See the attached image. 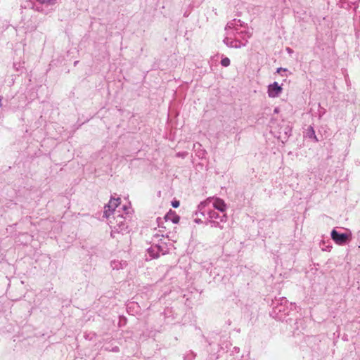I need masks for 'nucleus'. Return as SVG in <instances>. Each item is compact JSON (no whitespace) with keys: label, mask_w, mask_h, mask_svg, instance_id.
Returning a JSON list of instances; mask_svg holds the SVG:
<instances>
[{"label":"nucleus","mask_w":360,"mask_h":360,"mask_svg":"<svg viewBox=\"0 0 360 360\" xmlns=\"http://www.w3.org/2000/svg\"><path fill=\"white\" fill-rule=\"evenodd\" d=\"M207 202H201L198 205V210L195 211V214L198 215L200 213L201 215L207 216V221L206 224H210L212 227H218L220 229H223L221 225V222H226L227 220V215L226 213L218 212L214 210L207 208Z\"/></svg>","instance_id":"nucleus-1"},{"label":"nucleus","mask_w":360,"mask_h":360,"mask_svg":"<svg viewBox=\"0 0 360 360\" xmlns=\"http://www.w3.org/2000/svg\"><path fill=\"white\" fill-rule=\"evenodd\" d=\"M283 322H285L290 326L289 330L294 336L303 334L306 328L304 319L300 317L296 312H293L292 314H287L283 319Z\"/></svg>","instance_id":"nucleus-2"},{"label":"nucleus","mask_w":360,"mask_h":360,"mask_svg":"<svg viewBox=\"0 0 360 360\" xmlns=\"http://www.w3.org/2000/svg\"><path fill=\"white\" fill-rule=\"evenodd\" d=\"M288 300L285 297H280L272 300V311L271 315L283 322V319L287 314H292L294 311H288Z\"/></svg>","instance_id":"nucleus-3"},{"label":"nucleus","mask_w":360,"mask_h":360,"mask_svg":"<svg viewBox=\"0 0 360 360\" xmlns=\"http://www.w3.org/2000/svg\"><path fill=\"white\" fill-rule=\"evenodd\" d=\"M37 4L34 6L35 11L47 15L54 10L58 0H35Z\"/></svg>","instance_id":"nucleus-4"},{"label":"nucleus","mask_w":360,"mask_h":360,"mask_svg":"<svg viewBox=\"0 0 360 360\" xmlns=\"http://www.w3.org/2000/svg\"><path fill=\"white\" fill-rule=\"evenodd\" d=\"M292 126L288 122L282 120L278 125V139L282 143H285L291 136Z\"/></svg>","instance_id":"nucleus-5"},{"label":"nucleus","mask_w":360,"mask_h":360,"mask_svg":"<svg viewBox=\"0 0 360 360\" xmlns=\"http://www.w3.org/2000/svg\"><path fill=\"white\" fill-rule=\"evenodd\" d=\"M331 238L338 245H345L349 243L352 238L351 233H340L335 229L330 233Z\"/></svg>","instance_id":"nucleus-6"},{"label":"nucleus","mask_w":360,"mask_h":360,"mask_svg":"<svg viewBox=\"0 0 360 360\" xmlns=\"http://www.w3.org/2000/svg\"><path fill=\"white\" fill-rule=\"evenodd\" d=\"M120 204V198H110L108 204L105 206L104 216L106 218H109L110 215H115L117 213H120V211H117L116 208Z\"/></svg>","instance_id":"nucleus-7"},{"label":"nucleus","mask_w":360,"mask_h":360,"mask_svg":"<svg viewBox=\"0 0 360 360\" xmlns=\"http://www.w3.org/2000/svg\"><path fill=\"white\" fill-rule=\"evenodd\" d=\"M159 238H160V235H158V234H155L153 236V241L158 242V243L154 244V245H155L156 249L158 250V252H159V254L165 255L169 252V249L168 248L167 243L166 242L163 241L162 238L160 239Z\"/></svg>","instance_id":"nucleus-8"},{"label":"nucleus","mask_w":360,"mask_h":360,"mask_svg":"<svg viewBox=\"0 0 360 360\" xmlns=\"http://www.w3.org/2000/svg\"><path fill=\"white\" fill-rule=\"evenodd\" d=\"M113 217L116 223L115 228L117 226V230L120 231H124L128 229V225L126 221V217H124L122 214L117 213L115 215H113Z\"/></svg>","instance_id":"nucleus-9"},{"label":"nucleus","mask_w":360,"mask_h":360,"mask_svg":"<svg viewBox=\"0 0 360 360\" xmlns=\"http://www.w3.org/2000/svg\"><path fill=\"white\" fill-rule=\"evenodd\" d=\"M283 88L277 82L268 86L267 94L270 98H276L281 94Z\"/></svg>","instance_id":"nucleus-10"},{"label":"nucleus","mask_w":360,"mask_h":360,"mask_svg":"<svg viewBox=\"0 0 360 360\" xmlns=\"http://www.w3.org/2000/svg\"><path fill=\"white\" fill-rule=\"evenodd\" d=\"M223 41L227 46L231 48L238 49L245 46V44L242 43L240 40H233L229 37H226Z\"/></svg>","instance_id":"nucleus-11"},{"label":"nucleus","mask_w":360,"mask_h":360,"mask_svg":"<svg viewBox=\"0 0 360 360\" xmlns=\"http://www.w3.org/2000/svg\"><path fill=\"white\" fill-rule=\"evenodd\" d=\"M164 220L167 222L171 221L173 224H178L180 220V217L176 214L175 211L169 210V212L165 215Z\"/></svg>","instance_id":"nucleus-12"},{"label":"nucleus","mask_w":360,"mask_h":360,"mask_svg":"<svg viewBox=\"0 0 360 360\" xmlns=\"http://www.w3.org/2000/svg\"><path fill=\"white\" fill-rule=\"evenodd\" d=\"M212 206L214 208V210H217L218 211H219L221 213H225V211L226 210V203L224 202V201L222 199L219 198H217L214 200V202L212 203Z\"/></svg>","instance_id":"nucleus-13"},{"label":"nucleus","mask_w":360,"mask_h":360,"mask_svg":"<svg viewBox=\"0 0 360 360\" xmlns=\"http://www.w3.org/2000/svg\"><path fill=\"white\" fill-rule=\"evenodd\" d=\"M304 136L306 138L309 139L310 140L314 141V142H319V139L317 138L314 127L310 125L308 127L305 131Z\"/></svg>","instance_id":"nucleus-14"},{"label":"nucleus","mask_w":360,"mask_h":360,"mask_svg":"<svg viewBox=\"0 0 360 360\" xmlns=\"http://www.w3.org/2000/svg\"><path fill=\"white\" fill-rule=\"evenodd\" d=\"M126 265H127L126 261L120 262V261L114 260V261L111 262V267L113 269H123L124 266H125Z\"/></svg>","instance_id":"nucleus-15"},{"label":"nucleus","mask_w":360,"mask_h":360,"mask_svg":"<svg viewBox=\"0 0 360 360\" xmlns=\"http://www.w3.org/2000/svg\"><path fill=\"white\" fill-rule=\"evenodd\" d=\"M148 253L152 258H158L160 255L156 249L155 245L153 244L147 250Z\"/></svg>","instance_id":"nucleus-16"},{"label":"nucleus","mask_w":360,"mask_h":360,"mask_svg":"<svg viewBox=\"0 0 360 360\" xmlns=\"http://www.w3.org/2000/svg\"><path fill=\"white\" fill-rule=\"evenodd\" d=\"M196 354L193 351H189L184 356V360H194Z\"/></svg>","instance_id":"nucleus-17"},{"label":"nucleus","mask_w":360,"mask_h":360,"mask_svg":"<svg viewBox=\"0 0 360 360\" xmlns=\"http://www.w3.org/2000/svg\"><path fill=\"white\" fill-rule=\"evenodd\" d=\"M221 65L224 67H228L230 65V59L227 57L222 58L220 62Z\"/></svg>","instance_id":"nucleus-18"},{"label":"nucleus","mask_w":360,"mask_h":360,"mask_svg":"<svg viewBox=\"0 0 360 360\" xmlns=\"http://www.w3.org/2000/svg\"><path fill=\"white\" fill-rule=\"evenodd\" d=\"M171 204L174 208H178L180 205V202L177 200H174L172 201Z\"/></svg>","instance_id":"nucleus-19"},{"label":"nucleus","mask_w":360,"mask_h":360,"mask_svg":"<svg viewBox=\"0 0 360 360\" xmlns=\"http://www.w3.org/2000/svg\"><path fill=\"white\" fill-rule=\"evenodd\" d=\"M122 209L124 211V214H126V216L129 217V212H128L127 206L123 205Z\"/></svg>","instance_id":"nucleus-20"},{"label":"nucleus","mask_w":360,"mask_h":360,"mask_svg":"<svg viewBox=\"0 0 360 360\" xmlns=\"http://www.w3.org/2000/svg\"><path fill=\"white\" fill-rule=\"evenodd\" d=\"M286 71H288V70L286 68H278L276 70V72H278V73H281V72H286Z\"/></svg>","instance_id":"nucleus-21"},{"label":"nucleus","mask_w":360,"mask_h":360,"mask_svg":"<svg viewBox=\"0 0 360 360\" xmlns=\"http://www.w3.org/2000/svg\"><path fill=\"white\" fill-rule=\"evenodd\" d=\"M157 221H158V226H159V227H162V226L161 225V224H162V223H163L162 219L161 218L158 217V218L157 219Z\"/></svg>","instance_id":"nucleus-22"},{"label":"nucleus","mask_w":360,"mask_h":360,"mask_svg":"<svg viewBox=\"0 0 360 360\" xmlns=\"http://www.w3.org/2000/svg\"><path fill=\"white\" fill-rule=\"evenodd\" d=\"M194 222L196 223V224H200V223H202V221L200 218H195L194 219Z\"/></svg>","instance_id":"nucleus-23"},{"label":"nucleus","mask_w":360,"mask_h":360,"mask_svg":"<svg viewBox=\"0 0 360 360\" xmlns=\"http://www.w3.org/2000/svg\"><path fill=\"white\" fill-rule=\"evenodd\" d=\"M286 51L290 54L293 52V51L290 48H289V47L286 48Z\"/></svg>","instance_id":"nucleus-24"},{"label":"nucleus","mask_w":360,"mask_h":360,"mask_svg":"<svg viewBox=\"0 0 360 360\" xmlns=\"http://www.w3.org/2000/svg\"><path fill=\"white\" fill-rule=\"evenodd\" d=\"M112 351H113V352H118V351H119V347H114V348L112 349Z\"/></svg>","instance_id":"nucleus-25"},{"label":"nucleus","mask_w":360,"mask_h":360,"mask_svg":"<svg viewBox=\"0 0 360 360\" xmlns=\"http://www.w3.org/2000/svg\"><path fill=\"white\" fill-rule=\"evenodd\" d=\"M207 342L210 345H211L213 343V341H210L209 340H207Z\"/></svg>","instance_id":"nucleus-26"},{"label":"nucleus","mask_w":360,"mask_h":360,"mask_svg":"<svg viewBox=\"0 0 360 360\" xmlns=\"http://www.w3.org/2000/svg\"><path fill=\"white\" fill-rule=\"evenodd\" d=\"M1 101H2V97L0 96V108L2 106Z\"/></svg>","instance_id":"nucleus-27"},{"label":"nucleus","mask_w":360,"mask_h":360,"mask_svg":"<svg viewBox=\"0 0 360 360\" xmlns=\"http://www.w3.org/2000/svg\"><path fill=\"white\" fill-rule=\"evenodd\" d=\"M78 62H79V61H77H77H75V62L74 63L75 66L76 65H77Z\"/></svg>","instance_id":"nucleus-28"},{"label":"nucleus","mask_w":360,"mask_h":360,"mask_svg":"<svg viewBox=\"0 0 360 360\" xmlns=\"http://www.w3.org/2000/svg\"><path fill=\"white\" fill-rule=\"evenodd\" d=\"M342 339H343L344 340H347V338L346 337H343V338H342Z\"/></svg>","instance_id":"nucleus-29"},{"label":"nucleus","mask_w":360,"mask_h":360,"mask_svg":"<svg viewBox=\"0 0 360 360\" xmlns=\"http://www.w3.org/2000/svg\"><path fill=\"white\" fill-rule=\"evenodd\" d=\"M177 156H181V154L180 153H177Z\"/></svg>","instance_id":"nucleus-30"},{"label":"nucleus","mask_w":360,"mask_h":360,"mask_svg":"<svg viewBox=\"0 0 360 360\" xmlns=\"http://www.w3.org/2000/svg\"><path fill=\"white\" fill-rule=\"evenodd\" d=\"M233 25L232 23L228 24V27H231V25Z\"/></svg>","instance_id":"nucleus-31"},{"label":"nucleus","mask_w":360,"mask_h":360,"mask_svg":"<svg viewBox=\"0 0 360 360\" xmlns=\"http://www.w3.org/2000/svg\"><path fill=\"white\" fill-rule=\"evenodd\" d=\"M274 112H278V109H277V108H276V109L274 110Z\"/></svg>","instance_id":"nucleus-32"}]
</instances>
